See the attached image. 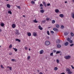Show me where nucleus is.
<instances>
[{
	"label": "nucleus",
	"mask_w": 74,
	"mask_h": 74,
	"mask_svg": "<svg viewBox=\"0 0 74 74\" xmlns=\"http://www.w3.org/2000/svg\"><path fill=\"white\" fill-rule=\"evenodd\" d=\"M8 13L10 14H12V12H11V11H8Z\"/></svg>",
	"instance_id": "nucleus-33"
},
{
	"label": "nucleus",
	"mask_w": 74,
	"mask_h": 74,
	"mask_svg": "<svg viewBox=\"0 0 74 74\" xmlns=\"http://www.w3.org/2000/svg\"><path fill=\"white\" fill-rule=\"evenodd\" d=\"M15 34L16 35H19L20 34H19V30H16L15 32Z\"/></svg>",
	"instance_id": "nucleus-4"
},
{
	"label": "nucleus",
	"mask_w": 74,
	"mask_h": 74,
	"mask_svg": "<svg viewBox=\"0 0 74 74\" xmlns=\"http://www.w3.org/2000/svg\"><path fill=\"white\" fill-rule=\"evenodd\" d=\"M12 61V62H14V61H15V60L14 59H12L11 60Z\"/></svg>",
	"instance_id": "nucleus-43"
},
{
	"label": "nucleus",
	"mask_w": 74,
	"mask_h": 74,
	"mask_svg": "<svg viewBox=\"0 0 74 74\" xmlns=\"http://www.w3.org/2000/svg\"><path fill=\"white\" fill-rule=\"evenodd\" d=\"M59 16L60 17H61V18H63V17L64 16V15H63V14H60Z\"/></svg>",
	"instance_id": "nucleus-13"
},
{
	"label": "nucleus",
	"mask_w": 74,
	"mask_h": 74,
	"mask_svg": "<svg viewBox=\"0 0 74 74\" xmlns=\"http://www.w3.org/2000/svg\"><path fill=\"white\" fill-rule=\"evenodd\" d=\"M30 56H28V57H27V59H30Z\"/></svg>",
	"instance_id": "nucleus-49"
},
{
	"label": "nucleus",
	"mask_w": 74,
	"mask_h": 74,
	"mask_svg": "<svg viewBox=\"0 0 74 74\" xmlns=\"http://www.w3.org/2000/svg\"><path fill=\"white\" fill-rule=\"evenodd\" d=\"M6 1H8V0H6Z\"/></svg>",
	"instance_id": "nucleus-63"
},
{
	"label": "nucleus",
	"mask_w": 74,
	"mask_h": 74,
	"mask_svg": "<svg viewBox=\"0 0 74 74\" xmlns=\"http://www.w3.org/2000/svg\"><path fill=\"white\" fill-rule=\"evenodd\" d=\"M66 71H68V73L71 74L72 73V72L70 71V69L69 68H67L66 69Z\"/></svg>",
	"instance_id": "nucleus-1"
},
{
	"label": "nucleus",
	"mask_w": 74,
	"mask_h": 74,
	"mask_svg": "<svg viewBox=\"0 0 74 74\" xmlns=\"http://www.w3.org/2000/svg\"><path fill=\"white\" fill-rule=\"evenodd\" d=\"M48 29H49L50 28V27H48Z\"/></svg>",
	"instance_id": "nucleus-61"
},
{
	"label": "nucleus",
	"mask_w": 74,
	"mask_h": 74,
	"mask_svg": "<svg viewBox=\"0 0 74 74\" xmlns=\"http://www.w3.org/2000/svg\"><path fill=\"white\" fill-rule=\"evenodd\" d=\"M71 15H72V16L73 18V19H74V13H72L71 14Z\"/></svg>",
	"instance_id": "nucleus-17"
},
{
	"label": "nucleus",
	"mask_w": 74,
	"mask_h": 74,
	"mask_svg": "<svg viewBox=\"0 0 74 74\" xmlns=\"http://www.w3.org/2000/svg\"><path fill=\"white\" fill-rule=\"evenodd\" d=\"M55 12H56V13H58V12H59V11L58 9H56L55 10Z\"/></svg>",
	"instance_id": "nucleus-15"
},
{
	"label": "nucleus",
	"mask_w": 74,
	"mask_h": 74,
	"mask_svg": "<svg viewBox=\"0 0 74 74\" xmlns=\"http://www.w3.org/2000/svg\"><path fill=\"white\" fill-rule=\"evenodd\" d=\"M56 27H57V28H59V25L58 24H56Z\"/></svg>",
	"instance_id": "nucleus-27"
},
{
	"label": "nucleus",
	"mask_w": 74,
	"mask_h": 74,
	"mask_svg": "<svg viewBox=\"0 0 74 74\" xmlns=\"http://www.w3.org/2000/svg\"><path fill=\"white\" fill-rule=\"evenodd\" d=\"M17 8H19V9H20V8H21V7L20 6H17Z\"/></svg>",
	"instance_id": "nucleus-50"
},
{
	"label": "nucleus",
	"mask_w": 74,
	"mask_h": 74,
	"mask_svg": "<svg viewBox=\"0 0 74 74\" xmlns=\"http://www.w3.org/2000/svg\"><path fill=\"white\" fill-rule=\"evenodd\" d=\"M46 21L45 20H43L42 21V23H45Z\"/></svg>",
	"instance_id": "nucleus-40"
},
{
	"label": "nucleus",
	"mask_w": 74,
	"mask_h": 74,
	"mask_svg": "<svg viewBox=\"0 0 74 74\" xmlns=\"http://www.w3.org/2000/svg\"><path fill=\"white\" fill-rule=\"evenodd\" d=\"M51 33L52 34H54V32L53 31H51Z\"/></svg>",
	"instance_id": "nucleus-36"
},
{
	"label": "nucleus",
	"mask_w": 74,
	"mask_h": 74,
	"mask_svg": "<svg viewBox=\"0 0 74 74\" xmlns=\"http://www.w3.org/2000/svg\"><path fill=\"white\" fill-rule=\"evenodd\" d=\"M74 45V44L73 43L70 45V47H72Z\"/></svg>",
	"instance_id": "nucleus-35"
},
{
	"label": "nucleus",
	"mask_w": 74,
	"mask_h": 74,
	"mask_svg": "<svg viewBox=\"0 0 74 74\" xmlns=\"http://www.w3.org/2000/svg\"><path fill=\"white\" fill-rule=\"evenodd\" d=\"M50 44V42L48 41H47L45 42V45H49Z\"/></svg>",
	"instance_id": "nucleus-5"
},
{
	"label": "nucleus",
	"mask_w": 74,
	"mask_h": 74,
	"mask_svg": "<svg viewBox=\"0 0 74 74\" xmlns=\"http://www.w3.org/2000/svg\"><path fill=\"white\" fill-rule=\"evenodd\" d=\"M1 32V29H0V32Z\"/></svg>",
	"instance_id": "nucleus-59"
},
{
	"label": "nucleus",
	"mask_w": 74,
	"mask_h": 74,
	"mask_svg": "<svg viewBox=\"0 0 74 74\" xmlns=\"http://www.w3.org/2000/svg\"><path fill=\"white\" fill-rule=\"evenodd\" d=\"M47 33L48 35H49V31H48L47 32Z\"/></svg>",
	"instance_id": "nucleus-39"
},
{
	"label": "nucleus",
	"mask_w": 74,
	"mask_h": 74,
	"mask_svg": "<svg viewBox=\"0 0 74 74\" xmlns=\"http://www.w3.org/2000/svg\"><path fill=\"white\" fill-rule=\"evenodd\" d=\"M12 45H10L9 46V48H12Z\"/></svg>",
	"instance_id": "nucleus-34"
},
{
	"label": "nucleus",
	"mask_w": 74,
	"mask_h": 74,
	"mask_svg": "<svg viewBox=\"0 0 74 74\" xmlns=\"http://www.w3.org/2000/svg\"><path fill=\"white\" fill-rule=\"evenodd\" d=\"M28 36H31V33L30 32H29L28 33Z\"/></svg>",
	"instance_id": "nucleus-29"
},
{
	"label": "nucleus",
	"mask_w": 74,
	"mask_h": 74,
	"mask_svg": "<svg viewBox=\"0 0 74 74\" xmlns=\"http://www.w3.org/2000/svg\"><path fill=\"white\" fill-rule=\"evenodd\" d=\"M64 58L66 59H70L71 58V56H67L64 57Z\"/></svg>",
	"instance_id": "nucleus-2"
},
{
	"label": "nucleus",
	"mask_w": 74,
	"mask_h": 74,
	"mask_svg": "<svg viewBox=\"0 0 74 74\" xmlns=\"http://www.w3.org/2000/svg\"><path fill=\"white\" fill-rule=\"evenodd\" d=\"M29 51H30V49H29Z\"/></svg>",
	"instance_id": "nucleus-62"
},
{
	"label": "nucleus",
	"mask_w": 74,
	"mask_h": 74,
	"mask_svg": "<svg viewBox=\"0 0 74 74\" xmlns=\"http://www.w3.org/2000/svg\"><path fill=\"white\" fill-rule=\"evenodd\" d=\"M60 74H65V73H60Z\"/></svg>",
	"instance_id": "nucleus-55"
},
{
	"label": "nucleus",
	"mask_w": 74,
	"mask_h": 74,
	"mask_svg": "<svg viewBox=\"0 0 74 74\" xmlns=\"http://www.w3.org/2000/svg\"><path fill=\"white\" fill-rule=\"evenodd\" d=\"M37 35V34L35 33V32H34L33 33V36H36Z\"/></svg>",
	"instance_id": "nucleus-20"
},
{
	"label": "nucleus",
	"mask_w": 74,
	"mask_h": 74,
	"mask_svg": "<svg viewBox=\"0 0 74 74\" xmlns=\"http://www.w3.org/2000/svg\"><path fill=\"white\" fill-rule=\"evenodd\" d=\"M50 5V3H48L47 4V6H49Z\"/></svg>",
	"instance_id": "nucleus-47"
},
{
	"label": "nucleus",
	"mask_w": 74,
	"mask_h": 74,
	"mask_svg": "<svg viewBox=\"0 0 74 74\" xmlns=\"http://www.w3.org/2000/svg\"><path fill=\"white\" fill-rule=\"evenodd\" d=\"M0 48H1V46H0Z\"/></svg>",
	"instance_id": "nucleus-64"
},
{
	"label": "nucleus",
	"mask_w": 74,
	"mask_h": 74,
	"mask_svg": "<svg viewBox=\"0 0 74 74\" xmlns=\"http://www.w3.org/2000/svg\"><path fill=\"white\" fill-rule=\"evenodd\" d=\"M40 7H42L43 6V5H42V4H41L40 5Z\"/></svg>",
	"instance_id": "nucleus-48"
},
{
	"label": "nucleus",
	"mask_w": 74,
	"mask_h": 74,
	"mask_svg": "<svg viewBox=\"0 0 74 74\" xmlns=\"http://www.w3.org/2000/svg\"><path fill=\"white\" fill-rule=\"evenodd\" d=\"M7 6L8 8H10V5H9V4H8L7 5Z\"/></svg>",
	"instance_id": "nucleus-26"
},
{
	"label": "nucleus",
	"mask_w": 74,
	"mask_h": 74,
	"mask_svg": "<svg viewBox=\"0 0 74 74\" xmlns=\"http://www.w3.org/2000/svg\"><path fill=\"white\" fill-rule=\"evenodd\" d=\"M56 53L58 54V53H60V51H57V52H56Z\"/></svg>",
	"instance_id": "nucleus-41"
},
{
	"label": "nucleus",
	"mask_w": 74,
	"mask_h": 74,
	"mask_svg": "<svg viewBox=\"0 0 74 74\" xmlns=\"http://www.w3.org/2000/svg\"><path fill=\"white\" fill-rule=\"evenodd\" d=\"M38 28H39V29L41 30H42V28L41 27L40 25H39L38 26Z\"/></svg>",
	"instance_id": "nucleus-10"
},
{
	"label": "nucleus",
	"mask_w": 74,
	"mask_h": 74,
	"mask_svg": "<svg viewBox=\"0 0 74 74\" xmlns=\"http://www.w3.org/2000/svg\"><path fill=\"white\" fill-rule=\"evenodd\" d=\"M7 68H9V69L10 71H11L12 70V67H10V66H7Z\"/></svg>",
	"instance_id": "nucleus-19"
},
{
	"label": "nucleus",
	"mask_w": 74,
	"mask_h": 74,
	"mask_svg": "<svg viewBox=\"0 0 74 74\" xmlns=\"http://www.w3.org/2000/svg\"><path fill=\"white\" fill-rule=\"evenodd\" d=\"M58 67H54V70L55 71H56V70H58Z\"/></svg>",
	"instance_id": "nucleus-25"
},
{
	"label": "nucleus",
	"mask_w": 74,
	"mask_h": 74,
	"mask_svg": "<svg viewBox=\"0 0 74 74\" xmlns=\"http://www.w3.org/2000/svg\"><path fill=\"white\" fill-rule=\"evenodd\" d=\"M43 52H44V50H42L40 51V54H42L43 53Z\"/></svg>",
	"instance_id": "nucleus-7"
},
{
	"label": "nucleus",
	"mask_w": 74,
	"mask_h": 74,
	"mask_svg": "<svg viewBox=\"0 0 74 74\" xmlns=\"http://www.w3.org/2000/svg\"><path fill=\"white\" fill-rule=\"evenodd\" d=\"M53 53H55V52H56V50H54L53 51Z\"/></svg>",
	"instance_id": "nucleus-46"
},
{
	"label": "nucleus",
	"mask_w": 74,
	"mask_h": 74,
	"mask_svg": "<svg viewBox=\"0 0 74 74\" xmlns=\"http://www.w3.org/2000/svg\"><path fill=\"white\" fill-rule=\"evenodd\" d=\"M9 55H12V53L11 52H10L9 53Z\"/></svg>",
	"instance_id": "nucleus-51"
},
{
	"label": "nucleus",
	"mask_w": 74,
	"mask_h": 74,
	"mask_svg": "<svg viewBox=\"0 0 74 74\" xmlns=\"http://www.w3.org/2000/svg\"><path fill=\"white\" fill-rule=\"evenodd\" d=\"M60 42V40L59 39H57L56 41V43L57 44H59Z\"/></svg>",
	"instance_id": "nucleus-6"
},
{
	"label": "nucleus",
	"mask_w": 74,
	"mask_h": 74,
	"mask_svg": "<svg viewBox=\"0 0 74 74\" xmlns=\"http://www.w3.org/2000/svg\"><path fill=\"white\" fill-rule=\"evenodd\" d=\"M25 50H27V49H28V48L26 47H25Z\"/></svg>",
	"instance_id": "nucleus-44"
},
{
	"label": "nucleus",
	"mask_w": 74,
	"mask_h": 74,
	"mask_svg": "<svg viewBox=\"0 0 74 74\" xmlns=\"http://www.w3.org/2000/svg\"><path fill=\"white\" fill-rule=\"evenodd\" d=\"M50 56H53V53H50Z\"/></svg>",
	"instance_id": "nucleus-42"
},
{
	"label": "nucleus",
	"mask_w": 74,
	"mask_h": 74,
	"mask_svg": "<svg viewBox=\"0 0 74 74\" xmlns=\"http://www.w3.org/2000/svg\"><path fill=\"white\" fill-rule=\"evenodd\" d=\"M23 17H25V15H23Z\"/></svg>",
	"instance_id": "nucleus-57"
},
{
	"label": "nucleus",
	"mask_w": 74,
	"mask_h": 74,
	"mask_svg": "<svg viewBox=\"0 0 74 74\" xmlns=\"http://www.w3.org/2000/svg\"><path fill=\"white\" fill-rule=\"evenodd\" d=\"M71 67L72 69H74V67H73V65H71Z\"/></svg>",
	"instance_id": "nucleus-45"
},
{
	"label": "nucleus",
	"mask_w": 74,
	"mask_h": 74,
	"mask_svg": "<svg viewBox=\"0 0 74 74\" xmlns=\"http://www.w3.org/2000/svg\"><path fill=\"white\" fill-rule=\"evenodd\" d=\"M49 19H50V18H46V20H47V21H49Z\"/></svg>",
	"instance_id": "nucleus-32"
},
{
	"label": "nucleus",
	"mask_w": 74,
	"mask_h": 74,
	"mask_svg": "<svg viewBox=\"0 0 74 74\" xmlns=\"http://www.w3.org/2000/svg\"><path fill=\"white\" fill-rule=\"evenodd\" d=\"M1 67L2 69H3L4 68V67H3V65H1Z\"/></svg>",
	"instance_id": "nucleus-52"
},
{
	"label": "nucleus",
	"mask_w": 74,
	"mask_h": 74,
	"mask_svg": "<svg viewBox=\"0 0 74 74\" xmlns=\"http://www.w3.org/2000/svg\"><path fill=\"white\" fill-rule=\"evenodd\" d=\"M64 45L65 46H67L69 45V42H66L65 43H64Z\"/></svg>",
	"instance_id": "nucleus-8"
},
{
	"label": "nucleus",
	"mask_w": 74,
	"mask_h": 74,
	"mask_svg": "<svg viewBox=\"0 0 74 74\" xmlns=\"http://www.w3.org/2000/svg\"><path fill=\"white\" fill-rule=\"evenodd\" d=\"M13 49H14L15 52H16V51H18V49H17L15 48H14V47L13 48Z\"/></svg>",
	"instance_id": "nucleus-22"
},
{
	"label": "nucleus",
	"mask_w": 74,
	"mask_h": 74,
	"mask_svg": "<svg viewBox=\"0 0 74 74\" xmlns=\"http://www.w3.org/2000/svg\"><path fill=\"white\" fill-rule=\"evenodd\" d=\"M40 8V9L42 10V9H43V8L42 7H41Z\"/></svg>",
	"instance_id": "nucleus-53"
},
{
	"label": "nucleus",
	"mask_w": 74,
	"mask_h": 74,
	"mask_svg": "<svg viewBox=\"0 0 74 74\" xmlns=\"http://www.w3.org/2000/svg\"><path fill=\"white\" fill-rule=\"evenodd\" d=\"M71 35L72 36H74V34L72 32H71Z\"/></svg>",
	"instance_id": "nucleus-31"
},
{
	"label": "nucleus",
	"mask_w": 74,
	"mask_h": 74,
	"mask_svg": "<svg viewBox=\"0 0 74 74\" xmlns=\"http://www.w3.org/2000/svg\"><path fill=\"white\" fill-rule=\"evenodd\" d=\"M16 41H18V42H21V40H20L18 39H16L15 40Z\"/></svg>",
	"instance_id": "nucleus-23"
},
{
	"label": "nucleus",
	"mask_w": 74,
	"mask_h": 74,
	"mask_svg": "<svg viewBox=\"0 0 74 74\" xmlns=\"http://www.w3.org/2000/svg\"><path fill=\"white\" fill-rule=\"evenodd\" d=\"M56 62H57V63H59V60H56Z\"/></svg>",
	"instance_id": "nucleus-37"
},
{
	"label": "nucleus",
	"mask_w": 74,
	"mask_h": 74,
	"mask_svg": "<svg viewBox=\"0 0 74 74\" xmlns=\"http://www.w3.org/2000/svg\"><path fill=\"white\" fill-rule=\"evenodd\" d=\"M53 30H54V31H58V29L57 28H53Z\"/></svg>",
	"instance_id": "nucleus-11"
},
{
	"label": "nucleus",
	"mask_w": 74,
	"mask_h": 74,
	"mask_svg": "<svg viewBox=\"0 0 74 74\" xmlns=\"http://www.w3.org/2000/svg\"><path fill=\"white\" fill-rule=\"evenodd\" d=\"M38 73H39L40 72V71H39V70H38Z\"/></svg>",
	"instance_id": "nucleus-58"
},
{
	"label": "nucleus",
	"mask_w": 74,
	"mask_h": 74,
	"mask_svg": "<svg viewBox=\"0 0 74 74\" xmlns=\"http://www.w3.org/2000/svg\"><path fill=\"white\" fill-rule=\"evenodd\" d=\"M40 12L41 13H44V10H40Z\"/></svg>",
	"instance_id": "nucleus-12"
},
{
	"label": "nucleus",
	"mask_w": 74,
	"mask_h": 74,
	"mask_svg": "<svg viewBox=\"0 0 74 74\" xmlns=\"http://www.w3.org/2000/svg\"><path fill=\"white\" fill-rule=\"evenodd\" d=\"M12 28H15V25L14 24H13L12 25Z\"/></svg>",
	"instance_id": "nucleus-18"
},
{
	"label": "nucleus",
	"mask_w": 74,
	"mask_h": 74,
	"mask_svg": "<svg viewBox=\"0 0 74 74\" xmlns=\"http://www.w3.org/2000/svg\"><path fill=\"white\" fill-rule=\"evenodd\" d=\"M72 1L74 3V0H72Z\"/></svg>",
	"instance_id": "nucleus-60"
},
{
	"label": "nucleus",
	"mask_w": 74,
	"mask_h": 74,
	"mask_svg": "<svg viewBox=\"0 0 74 74\" xmlns=\"http://www.w3.org/2000/svg\"><path fill=\"white\" fill-rule=\"evenodd\" d=\"M57 48H61V46L59 44H58L57 45Z\"/></svg>",
	"instance_id": "nucleus-14"
},
{
	"label": "nucleus",
	"mask_w": 74,
	"mask_h": 74,
	"mask_svg": "<svg viewBox=\"0 0 74 74\" xmlns=\"http://www.w3.org/2000/svg\"><path fill=\"white\" fill-rule=\"evenodd\" d=\"M67 40L69 42H70V43L72 44L73 43V40H71V39L70 38H67Z\"/></svg>",
	"instance_id": "nucleus-3"
},
{
	"label": "nucleus",
	"mask_w": 74,
	"mask_h": 74,
	"mask_svg": "<svg viewBox=\"0 0 74 74\" xmlns=\"http://www.w3.org/2000/svg\"><path fill=\"white\" fill-rule=\"evenodd\" d=\"M43 4L45 7H46L47 6V5L46 4V3L45 2H43Z\"/></svg>",
	"instance_id": "nucleus-16"
},
{
	"label": "nucleus",
	"mask_w": 74,
	"mask_h": 74,
	"mask_svg": "<svg viewBox=\"0 0 74 74\" xmlns=\"http://www.w3.org/2000/svg\"><path fill=\"white\" fill-rule=\"evenodd\" d=\"M51 22L52 23H55V21L54 20H52Z\"/></svg>",
	"instance_id": "nucleus-24"
},
{
	"label": "nucleus",
	"mask_w": 74,
	"mask_h": 74,
	"mask_svg": "<svg viewBox=\"0 0 74 74\" xmlns=\"http://www.w3.org/2000/svg\"><path fill=\"white\" fill-rule=\"evenodd\" d=\"M67 3V1H65V3L66 4V3Z\"/></svg>",
	"instance_id": "nucleus-56"
},
{
	"label": "nucleus",
	"mask_w": 74,
	"mask_h": 74,
	"mask_svg": "<svg viewBox=\"0 0 74 74\" xmlns=\"http://www.w3.org/2000/svg\"><path fill=\"white\" fill-rule=\"evenodd\" d=\"M61 29H64V26L63 25H61Z\"/></svg>",
	"instance_id": "nucleus-30"
},
{
	"label": "nucleus",
	"mask_w": 74,
	"mask_h": 74,
	"mask_svg": "<svg viewBox=\"0 0 74 74\" xmlns=\"http://www.w3.org/2000/svg\"><path fill=\"white\" fill-rule=\"evenodd\" d=\"M64 34L65 36H67L69 34V33L65 32L64 33Z\"/></svg>",
	"instance_id": "nucleus-9"
},
{
	"label": "nucleus",
	"mask_w": 74,
	"mask_h": 74,
	"mask_svg": "<svg viewBox=\"0 0 74 74\" xmlns=\"http://www.w3.org/2000/svg\"><path fill=\"white\" fill-rule=\"evenodd\" d=\"M31 3H32V4H34L35 3L34 2V1H31Z\"/></svg>",
	"instance_id": "nucleus-38"
},
{
	"label": "nucleus",
	"mask_w": 74,
	"mask_h": 74,
	"mask_svg": "<svg viewBox=\"0 0 74 74\" xmlns=\"http://www.w3.org/2000/svg\"><path fill=\"white\" fill-rule=\"evenodd\" d=\"M39 74H43L42 72H40Z\"/></svg>",
	"instance_id": "nucleus-54"
},
{
	"label": "nucleus",
	"mask_w": 74,
	"mask_h": 74,
	"mask_svg": "<svg viewBox=\"0 0 74 74\" xmlns=\"http://www.w3.org/2000/svg\"><path fill=\"white\" fill-rule=\"evenodd\" d=\"M4 24L3 23H1V26H2V27H3L4 26Z\"/></svg>",
	"instance_id": "nucleus-21"
},
{
	"label": "nucleus",
	"mask_w": 74,
	"mask_h": 74,
	"mask_svg": "<svg viewBox=\"0 0 74 74\" xmlns=\"http://www.w3.org/2000/svg\"><path fill=\"white\" fill-rule=\"evenodd\" d=\"M33 22L35 23H37V21H36V19H35L34 20H33Z\"/></svg>",
	"instance_id": "nucleus-28"
}]
</instances>
